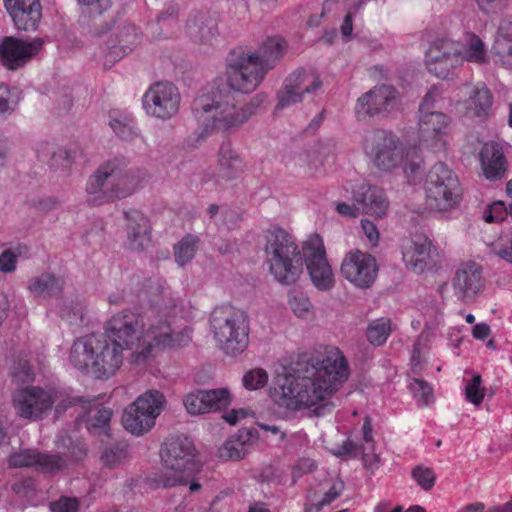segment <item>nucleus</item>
I'll list each match as a JSON object with an SVG mask.
<instances>
[{"instance_id": "bf43d9fd", "label": "nucleus", "mask_w": 512, "mask_h": 512, "mask_svg": "<svg viewBox=\"0 0 512 512\" xmlns=\"http://www.w3.org/2000/svg\"><path fill=\"white\" fill-rule=\"evenodd\" d=\"M426 337L420 335L415 342L411 355V366L414 373H419L422 370V361L424 360L423 346L425 345Z\"/></svg>"}, {"instance_id": "864d4df0", "label": "nucleus", "mask_w": 512, "mask_h": 512, "mask_svg": "<svg viewBox=\"0 0 512 512\" xmlns=\"http://www.w3.org/2000/svg\"><path fill=\"white\" fill-rule=\"evenodd\" d=\"M35 373L27 360H19L13 368V379L17 383L33 381Z\"/></svg>"}, {"instance_id": "a878e982", "label": "nucleus", "mask_w": 512, "mask_h": 512, "mask_svg": "<svg viewBox=\"0 0 512 512\" xmlns=\"http://www.w3.org/2000/svg\"><path fill=\"white\" fill-rule=\"evenodd\" d=\"M468 97L459 102L463 113L470 118L485 119L492 109L493 95L488 87L481 83L467 87Z\"/></svg>"}, {"instance_id": "9d476101", "label": "nucleus", "mask_w": 512, "mask_h": 512, "mask_svg": "<svg viewBox=\"0 0 512 512\" xmlns=\"http://www.w3.org/2000/svg\"><path fill=\"white\" fill-rule=\"evenodd\" d=\"M424 189L426 205L431 211L444 213L460 204L462 190L459 179L443 162L436 163L429 170Z\"/></svg>"}, {"instance_id": "4c0bfd02", "label": "nucleus", "mask_w": 512, "mask_h": 512, "mask_svg": "<svg viewBox=\"0 0 512 512\" xmlns=\"http://www.w3.org/2000/svg\"><path fill=\"white\" fill-rule=\"evenodd\" d=\"M252 437H254V433L251 429L239 430L235 439L227 440L219 449V457L224 460H241L247 453L246 443Z\"/></svg>"}, {"instance_id": "680f3d73", "label": "nucleus", "mask_w": 512, "mask_h": 512, "mask_svg": "<svg viewBox=\"0 0 512 512\" xmlns=\"http://www.w3.org/2000/svg\"><path fill=\"white\" fill-rule=\"evenodd\" d=\"M177 10L174 7L169 8L166 12L160 14L157 18L158 25L163 31V36L169 35V29L175 25Z\"/></svg>"}, {"instance_id": "412c9836", "label": "nucleus", "mask_w": 512, "mask_h": 512, "mask_svg": "<svg viewBox=\"0 0 512 512\" xmlns=\"http://www.w3.org/2000/svg\"><path fill=\"white\" fill-rule=\"evenodd\" d=\"M43 40L35 38L23 41L14 37H6L0 42V63L10 70L25 65L41 50Z\"/></svg>"}, {"instance_id": "f8f14e48", "label": "nucleus", "mask_w": 512, "mask_h": 512, "mask_svg": "<svg viewBox=\"0 0 512 512\" xmlns=\"http://www.w3.org/2000/svg\"><path fill=\"white\" fill-rule=\"evenodd\" d=\"M62 398L63 393L54 386H27L15 391L13 407L19 417L36 421L42 419Z\"/></svg>"}, {"instance_id": "a211bd4d", "label": "nucleus", "mask_w": 512, "mask_h": 512, "mask_svg": "<svg viewBox=\"0 0 512 512\" xmlns=\"http://www.w3.org/2000/svg\"><path fill=\"white\" fill-rule=\"evenodd\" d=\"M378 272L375 258L360 250L348 252L341 264V273L351 284L359 288L370 287Z\"/></svg>"}, {"instance_id": "8fccbe9b", "label": "nucleus", "mask_w": 512, "mask_h": 512, "mask_svg": "<svg viewBox=\"0 0 512 512\" xmlns=\"http://www.w3.org/2000/svg\"><path fill=\"white\" fill-rule=\"evenodd\" d=\"M478 8L487 16L503 14L511 6V0H475Z\"/></svg>"}, {"instance_id": "f257e3e1", "label": "nucleus", "mask_w": 512, "mask_h": 512, "mask_svg": "<svg viewBox=\"0 0 512 512\" xmlns=\"http://www.w3.org/2000/svg\"><path fill=\"white\" fill-rule=\"evenodd\" d=\"M191 339V329L178 324L167 308L152 309L145 315L124 310L106 322L104 333L77 338L68 359L86 375L109 379L122 366L125 351H132L130 361L140 364L165 349L186 346Z\"/></svg>"}, {"instance_id": "603ef678", "label": "nucleus", "mask_w": 512, "mask_h": 512, "mask_svg": "<svg viewBox=\"0 0 512 512\" xmlns=\"http://www.w3.org/2000/svg\"><path fill=\"white\" fill-rule=\"evenodd\" d=\"M491 251L499 258L512 263V235L500 238L492 245Z\"/></svg>"}, {"instance_id": "e433bc0d", "label": "nucleus", "mask_w": 512, "mask_h": 512, "mask_svg": "<svg viewBox=\"0 0 512 512\" xmlns=\"http://www.w3.org/2000/svg\"><path fill=\"white\" fill-rule=\"evenodd\" d=\"M118 44L114 39L110 37L105 40V47L102 48V51H110L111 59L108 61L110 63L116 61L123 53L126 51H131L132 46H134L139 39L137 30L134 26L128 25L123 27V29L117 34Z\"/></svg>"}, {"instance_id": "4be33fe9", "label": "nucleus", "mask_w": 512, "mask_h": 512, "mask_svg": "<svg viewBox=\"0 0 512 512\" xmlns=\"http://www.w3.org/2000/svg\"><path fill=\"white\" fill-rule=\"evenodd\" d=\"M11 467H33L45 474H56L67 466V461L58 455L42 453L35 449L15 452L9 457Z\"/></svg>"}, {"instance_id": "de8ad7c7", "label": "nucleus", "mask_w": 512, "mask_h": 512, "mask_svg": "<svg viewBox=\"0 0 512 512\" xmlns=\"http://www.w3.org/2000/svg\"><path fill=\"white\" fill-rule=\"evenodd\" d=\"M409 388L419 405H428L433 400V389L424 380L413 379Z\"/></svg>"}, {"instance_id": "c9c22d12", "label": "nucleus", "mask_w": 512, "mask_h": 512, "mask_svg": "<svg viewBox=\"0 0 512 512\" xmlns=\"http://www.w3.org/2000/svg\"><path fill=\"white\" fill-rule=\"evenodd\" d=\"M287 49L286 41L279 37H269L259 46L258 50H254L257 60L261 63L266 71L273 69L277 62L283 57Z\"/></svg>"}, {"instance_id": "72a5a7b5", "label": "nucleus", "mask_w": 512, "mask_h": 512, "mask_svg": "<svg viewBox=\"0 0 512 512\" xmlns=\"http://www.w3.org/2000/svg\"><path fill=\"white\" fill-rule=\"evenodd\" d=\"M108 126L112 129L117 137L124 141H133L144 139L138 133L134 118L130 113L124 110L114 109L108 113Z\"/></svg>"}, {"instance_id": "49530a36", "label": "nucleus", "mask_w": 512, "mask_h": 512, "mask_svg": "<svg viewBox=\"0 0 512 512\" xmlns=\"http://www.w3.org/2000/svg\"><path fill=\"white\" fill-rule=\"evenodd\" d=\"M13 491L25 501L33 506L38 505L39 499L37 497V489L32 479H25L15 483L12 486Z\"/></svg>"}, {"instance_id": "13d9d810", "label": "nucleus", "mask_w": 512, "mask_h": 512, "mask_svg": "<svg viewBox=\"0 0 512 512\" xmlns=\"http://www.w3.org/2000/svg\"><path fill=\"white\" fill-rule=\"evenodd\" d=\"M415 481L424 489L429 490L434 486L435 476L431 469L416 467L412 472Z\"/></svg>"}, {"instance_id": "09e8293b", "label": "nucleus", "mask_w": 512, "mask_h": 512, "mask_svg": "<svg viewBox=\"0 0 512 512\" xmlns=\"http://www.w3.org/2000/svg\"><path fill=\"white\" fill-rule=\"evenodd\" d=\"M56 445L58 449H68L70 458L74 460L81 459L87 452L86 446L82 441H73L70 436H58Z\"/></svg>"}, {"instance_id": "052dcab7", "label": "nucleus", "mask_w": 512, "mask_h": 512, "mask_svg": "<svg viewBox=\"0 0 512 512\" xmlns=\"http://www.w3.org/2000/svg\"><path fill=\"white\" fill-rule=\"evenodd\" d=\"M507 216V210L503 202L497 201L492 203L488 210L484 213V219L488 223L500 222Z\"/></svg>"}, {"instance_id": "6e6d98bb", "label": "nucleus", "mask_w": 512, "mask_h": 512, "mask_svg": "<svg viewBox=\"0 0 512 512\" xmlns=\"http://www.w3.org/2000/svg\"><path fill=\"white\" fill-rule=\"evenodd\" d=\"M126 457V451L123 447L115 445L107 448L103 455L102 461L108 467H114L124 461Z\"/></svg>"}, {"instance_id": "79ce46f5", "label": "nucleus", "mask_w": 512, "mask_h": 512, "mask_svg": "<svg viewBox=\"0 0 512 512\" xmlns=\"http://www.w3.org/2000/svg\"><path fill=\"white\" fill-rule=\"evenodd\" d=\"M448 102L443 85H435L425 94L418 111H438L445 108Z\"/></svg>"}, {"instance_id": "69168bd1", "label": "nucleus", "mask_w": 512, "mask_h": 512, "mask_svg": "<svg viewBox=\"0 0 512 512\" xmlns=\"http://www.w3.org/2000/svg\"><path fill=\"white\" fill-rule=\"evenodd\" d=\"M344 490V483L341 480H336L332 483L331 487L325 492L320 505H328L337 499Z\"/></svg>"}, {"instance_id": "cd10ccee", "label": "nucleus", "mask_w": 512, "mask_h": 512, "mask_svg": "<svg viewBox=\"0 0 512 512\" xmlns=\"http://www.w3.org/2000/svg\"><path fill=\"white\" fill-rule=\"evenodd\" d=\"M479 159L484 176L488 180L496 181L505 176L507 161L499 144L485 143L480 150Z\"/></svg>"}, {"instance_id": "6ab92c4d", "label": "nucleus", "mask_w": 512, "mask_h": 512, "mask_svg": "<svg viewBox=\"0 0 512 512\" xmlns=\"http://www.w3.org/2000/svg\"><path fill=\"white\" fill-rule=\"evenodd\" d=\"M486 282L482 267L474 261L459 264L452 278L455 297L462 302H471L485 290Z\"/></svg>"}, {"instance_id": "338daca9", "label": "nucleus", "mask_w": 512, "mask_h": 512, "mask_svg": "<svg viewBox=\"0 0 512 512\" xmlns=\"http://www.w3.org/2000/svg\"><path fill=\"white\" fill-rule=\"evenodd\" d=\"M361 228L363 230L364 235L372 246L377 245L379 241V231L376 225L370 220L363 219L361 221Z\"/></svg>"}, {"instance_id": "0e129e2a", "label": "nucleus", "mask_w": 512, "mask_h": 512, "mask_svg": "<svg viewBox=\"0 0 512 512\" xmlns=\"http://www.w3.org/2000/svg\"><path fill=\"white\" fill-rule=\"evenodd\" d=\"M17 254L12 250H5L0 254V271L3 273H11L15 271L17 266Z\"/></svg>"}, {"instance_id": "0eeeda50", "label": "nucleus", "mask_w": 512, "mask_h": 512, "mask_svg": "<svg viewBox=\"0 0 512 512\" xmlns=\"http://www.w3.org/2000/svg\"><path fill=\"white\" fill-rule=\"evenodd\" d=\"M264 251L269 271L283 284L295 283L302 273V259L295 238L280 227L264 232Z\"/></svg>"}, {"instance_id": "2eb2a0df", "label": "nucleus", "mask_w": 512, "mask_h": 512, "mask_svg": "<svg viewBox=\"0 0 512 512\" xmlns=\"http://www.w3.org/2000/svg\"><path fill=\"white\" fill-rule=\"evenodd\" d=\"M181 94L179 89L169 81L152 84L142 98L146 114L160 120H169L180 110Z\"/></svg>"}, {"instance_id": "7ed1b4c3", "label": "nucleus", "mask_w": 512, "mask_h": 512, "mask_svg": "<svg viewBox=\"0 0 512 512\" xmlns=\"http://www.w3.org/2000/svg\"><path fill=\"white\" fill-rule=\"evenodd\" d=\"M267 73L253 50H232L226 59L227 88H221L219 83L214 81L204 86L193 100L192 111L204 131H227L246 123L263 104L265 95L259 93L249 101L239 102L232 92H254L264 81Z\"/></svg>"}, {"instance_id": "4468645a", "label": "nucleus", "mask_w": 512, "mask_h": 512, "mask_svg": "<svg viewBox=\"0 0 512 512\" xmlns=\"http://www.w3.org/2000/svg\"><path fill=\"white\" fill-rule=\"evenodd\" d=\"M303 258L313 285L321 291H329L335 285V276L326 257L322 237L310 235L303 243Z\"/></svg>"}, {"instance_id": "774afa93", "label": "nucleus", "mask_w": 512, "mask_h": 512, "mask_svg": "<svg viewBox=\"0 0 512 512\" xmlns=\"http://www.w3.org/2000/svg\"><path fill=\"white\" fill-rule=\"evenodd\" d=\"M248 416V411L244 408L232 409L223 415V419L230 425H235L239 420Z\"/></svg>"}, {"instance_id": "393cba45", "label": "nucleus", "mask_w": 512, "mask_h": 512, "mask_svg": "<svg viewBox=\"0 0 512 512\" xmlns=\"http://www.w3.org/2000/svg\"><path fill=\"white\" fill-rule=\"evenodd\" d=\"M5 7L18 30H35L41 19L39 0H4Z\"/></svg>"}, {"instance_id": "e2e57ef3", "label": "nucleus", "mask_w": 512, "mask_h": 512, "mask_svg": "<svg viewBox=\"0 0 512 512\" xmlns=\"http://www.w3.org/2000/svg\"><path fill=\"white\" fill-rule=\"evenodd\" d=\"M15 102L11 96L10 88L3 83H0V115L10 113L14 110Z\"/></svg>"}, {"instance_id": "473e14b6", "label": "nucleus", "mask_w": 512, "mask_h": 512, "mask_svg": "<svg viewBox=\"0 0 512 512\" xmlns=\"http://www.w3.org/2000/svg\"><path fill=\"white\" fill-rule=\"evenodd\" d=\"M185 27L187 34L200 43H211L218 34L215 21L204 12H198L190 17Z\"/></svg>"}, {"instance_id": "ea45409f", "label": "nucleus", "mask_w": 512, "mask_h": 512, "mask_svg": "<svg viewBox=\"0 0 512 512\" xmlns=\"http://www.w3.org/2000/svg\"><path fill=\"white\" fill-rule=\"evenodd\" d=\"M362 439L365 443V446L362 448L363 461L369 469H375L380 464V457L377 454L365 452L366 450L372 451L374 448L373 429L369 417H365L362 425Z\"/></svg>"}, {"instance_id": "2f4dec72", "label": "nucleus", "mask_w": 512, "mask_h": 512, "mask_svg": "<svg viewBox=\"0 0 512 512\" xmlns=\"http://www.w3.org/2000/svg\"><path fill=\"white\" fill-rule=\"evenodd\" d=\"M55 312L71 326H84L89 322L86 304L78 297L59 299L55 306Z\"/></svg>"}, {"instance_id": "1a4fd4ad", "label": "nucleus", "mask_w": 512, "mask_h": 512, "mask_svg": "<svg viewBox=\"0 0 512 512\" xmlns=\"http://www.w3.org/2000/svg\"><path fill=\"white\" fill-rule=\"evenodd\" d=\"M210 322L222 351L235 356L246 349L249 326L244 313L230 306L217 307L211 314Z\"/></svg>"}, {"instance_id": "ddd939ff", "label": "nucleus", "mask_w": 512, "mask_h": 512, "mask_svg": "<svg viewBox=\"0 0 512 512\" xmlns=\"http://www.w3.org/2000/svg\"><path fill=\"white\" fill-rule=\"evenodd\" d=\"M452 129V118L442 111H418L417 139L420 148L444 151Z\"/></svg>"}, {"instance_id": "58836bf2", "label": "nucleus", "mask_w": 512, "mask_h": 512, "mask_svg": "<svg viewBox=\"0 0 512 512\" xmlns=\"http://www.w3.org/2000/svg\"><path fill=\"white\" fill-rule=\"evenodd\" d=\"M199 239L194 235H186L174 246L175 260L179 266L190 262L198 249Z\"/></svg>"}, {"instance_id": "c756f323", "label": "nucleus", "mask_w": 512, "mask_h": 512, "mask_svg": "<svg viewBox=\"0 0 512 512\" xmlns=\"http://www.w3.org/2000/svg\"><path fill=\"white\" fill-rule=\"evenodd\" d=\"M218 176L226 181L240 176L245 170L242 156L229 141L223 142L218 152Z\"/></svg>"}, {"instance_id": "a19ab883", "label": "nucleus", "mask_w": 512, "mask_h": 512, "mask_svg": "<svg viewBox=\"0 0 512 512\" xmlns=\"http://www.w3.org/2000/svg\"><path fill=\"white\" fill-rule=\"evenodd\" d=\"M390 333L391 320L385 317L371 321L366 330L368 341L377 346L384 344Z\"/></svg>"}, {"instance_id": "4d7b16f0", "label": "nucleus", "mask_w": 512, "mask_h": 512, "mask_svg": "<svg viewBox=\"0 0 512 512\" xmlns=\"http://www.w3.org/2000/svg\"><path fill=\"white\" fill-rule=\"evenodd\" d=\"M78 509L79 501L75 497L62 496L50 503L51 512H77Z\"/></svg>"}, {"instance_id": "423d86ee", "label": "nucleus", "mask_w": 512, "mask_h": 512, "mask_svg": "<svg viewBox=\"0 0 512 512\" xmlns=\"http://www.w3.org/2000/svg\"><path fill=\"white\" fill-rule=\"evenodd\" d=\"M363 150L370 161L382 171H391L403 163L405 176L410 184L422 180V159L404 160V148L398 137L392 132L375 129L365 136Z\"/></svg>"}, {"instance_id": "5701e85b", "label": "nucleus", "mask_w": 512, "mask_h": 512, "mask_svg": "<svg viewBox=\"0 0 512 512\" xmlns=\"http://www.w3.org/2000/svg\"><path fill=\"white\" fill-rule=\"evenodd\" d=\"M349 189L353 200L361 206L363 212L380 218L386 215L389 203L382 189L364 181L345 187L346 191Z\"/></svg>"}, {"instance_id": "dca6fc26", "label": "nucleus", "mask_w": 512, "mask_h": 512, "mask_svg": "<svg viewBox=\"0 0 512 512\" xmlns=\"http://www.w3.org/2000/svg\"><path fill=\"white\" fill-rule=\"evenodd\" d=\"M320 76L313 70L297 69L285 80L278 92V103L275 110L290 107L303 100L304 95L314 94L322 87Z\"/></svg>"}, {"instance_id": "39448f33", "label": "nucleus", "mask_w": 512, "mask_h": 512, "mask_svg": "<svg viewBox=\"0 0 512 512\" xmlns=\"http://www.w3.org/2000/svg\"><path fill=\"white\" fill-rule=\"evenodd\" d=\"M490 49L484 39L472 32L465 31L455 43L447 38L437 39L425 54L427 70L438 78H447L463 62L485 65L490 62Z\"/></svg>"}, {"instance_id": "9b49d317", "label": "nucleus", "mask_w": 512, "mask_h": 512, "mask_svg": "<svg viewBox=\"0 0 512 512\" xmlns=\"http://www.w3.org/2000/svg\"><path fill=\"white\" fill-rule=\"evenodd\" d=\"M165 395L156 389L140 394L128 405L122 416L124 428L135 436L148 433L156 423V419L166 407Z\"/></svg>"}, {"instance_id": "3c124183", "label": "nucleus", "mask_w": 512, "mask_h": 512, "mask_svg": "<svg viewBox=\"0 0 512 512\" xmlns=\"http://www.w3.org/2000/svg\"><path fill=\"white\" fill-rule=\"evenodd\" d=\"M466 400L474 405H479L484 398V390L481 387V377L474 375L465 387Z\"/></svg>"}, {"instance_id": "f3484780", "label": "nucleus", "mask_w": 512, "mask_h": 512, "mask_svg": "<svg viewBox=\"0 0 512 512\" xmlns=\"http://www.w3.org/2000/svg\"><path fill=\"white\" fill-rule=\"evenodd\" d=\"M398 106V92L389 85L376 86L358 98L355 114L358 119L388 115Z\"/></svg>"}, {"instance_id": "c03bdc74", "label": "nucleus", "mask_w": 512, "mask_h": 512, "mask_svg": "<svg viewBox=\"0 0 512 512\" xmlns=\"http://www.w3.org/2000/svg\"><path fill=\"white\" fill-rule=\"evenodd\" d=\"M329 157L333 158V145L330 143H317L307 153L310 168L317 171Z\"/></svg>"}, {"instance_id": "37998d69", "label": "nucleus", "mask_w": 512, "mask_h": 512, "mask_svg": "<svg viewBox=\"0 0 512 512\" xmlns=\"http://www.w3.org/2000/svg\"><path fill=\"white\" fill-rule=\"evenodd\" d=\"M288 304L298 318L307 319L313 314V305L309 297L301 291L292 290L289 293Z\"/></svg>"}, {"instance_id": "5fc2aeb1", "label": "nucleus", "mask_w": 512, "mask_h": 512, "mask_svg": "<svg viewBox=\"0 0 512 512\" xmlns=\"http://www.w3.org/2000/svg\"><path fill=\"white\" fill-rule=\"evenodd\" d=\"M218 212H220V216L223 217L222 224L226 225L228 228L234 227L239 221V216L232 210L224 207L220 208L215 204L209 206L208 213L211 218H216Z\"/></svg>"}, {"instance_id": "aec40b11", "label": "nucleus", "mask_w": 512, "mask_h": 512, "mask_svg": "<svg viewBox=\"0 0 512 512\" xmlns=\"http://www.w3.org/2000/svg\"><path fill=\"white\" fill-rule=\"evenodd\" d=\"M232 402V394L226 387L210 390H195L183 397V405L188 414L196 416L227 408Z\"/></svg>"}, {"instance_id": "f03ea898", "label": "nucleus", "mask_w": 512, "mask_h": 512, "mask_svg": "<svg viewBox=\"0 0 512 512\" xmlns=\"http://www.w3.org/2000/svg\"><path fill=\"white\" fill-rule=\"evenodd\" d=\"M349 376L343 352L327 345L308 361L284 367L274 377L268 394L273 405L285 414L309 411L325 416L334 409L333 397Z\"/></svg>"}, {"instance_id": "a18cd8bd", "label": "nucleus", "mask_w": 512, "mask_h": 512, "mask_svg": "<svg viewBox=\"0 0 512 512\" xmlns=\"http://www.w3.org/2000/svg\"><path fill=\"white\" fill-rule=\"evenodd\" d=\"M269 380V375L262 368L248 370L242 377V385L245 389L254 391L264 388Z\"/></svg>"}, {"instance_id": "b1692460", "label": "nucleus", "mask_w": 512, "mask_h": 512, "mask_svg": "<svg viewBox=\"0 0 512 512\" xmlns=\"http://www.w3.org/2000/svg\"><path fill=\"white\" fill-rule=\"evenodd\" d=\"M432 243L424 235H415L402 244V259L406 267L415 273H422L432 264Z\"/></svg>"}, {"instance_id": "7c9ffc66", "label": "nucleus", "mask_w": 512, "mask_h": 512, "mask_svg": "<svg viewBox=\"0 0 512 512\" xmlns=\"http://www.w3.org/2000/svg\"><path fill=\"white\" fill-rule=\"evenodd\" d=\"M87 404V412L81 417V421L85 422L90 433L109 436L112 409L102 406L98 399L89 400Z\"/></svg>"}, {"instance_id": "f704fd0d", "label": "nucleus", "mask_w": 512, "mask_h": 512, "mask_svg": "<svg viewBox=\"0 0 512 512\" xmlns=\"http://www.w3.org/2000/svg\"><path fill=\"white\" fill-rule=\"evenodd\" d=\"M27 288L34 298L46 299L58 295L64 288V281L52 273L45 272L31 278Z\"/></svg>"}, {"instance_id": "bb28decb", "label": "nucleus", "mask_w": 512, "mask_h": 512, "mask_svg": "<svg viewBox=\"0 0 512 512\" xmlns=\"http://www.w3.org/2000/svg\"><path fill=\"white\" fill-rule=\"evenodd\" d=\"M127 220V239L131 250L140 251L146 248L151 240L150 225L146 216L139 210L131 209L124 212Z\"/></svg>"}, {"instance_id": "6e6552de", "label": "nucleus", "mask_w": 512, "mask_h": 512, "mask_svg": "<svg viewBox=\"0 0 512 512\" xmlns=\"http://www.w3.org/2000/svg\"><path fill=\"white\" fill-rule=\"evenodd\" d=\"M162 471L153 478L154 488H169L188 483L199 470L193 442L187 437H171L161 449Z\"/></svg>"}, {"instance_id": "c85d7f7f", "label": "nucleus", "mask_w": 512, "mask_h": 512, "mask_svg": "<svg viewBox=\"0 0 512 512\" xmlns=\"http://www.w3.org/2000/svg\"><path fill=\"white\" fill-rule=\"evenodd\" d=\"M491 51L497 62L512 69V15L500 20Z\"/></svg>"}, {"instance_id": "20e7f679", "label": "nucleus", "mask_w": 512, "mask_h": 512, "mask_svg": "<svg viewBox=\"0 0 512 512\" xmlns=\"http://www.w3.org/2000/svg\"><path fill=\"white\" fill-rule=\"evenodd\" d=\"M124 158H114L101 164L86 183L88 201L103 205L127 198L142 189L149 181L146 168L128 169Z\"/></svg>"}]
</instances>
